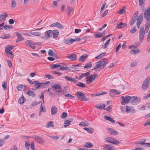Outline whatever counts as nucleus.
Listing matches in <instances>:
<instances>
[{
    "mask_svg": "<svg viewBox=\"0 0 150 150\" xmlns=\"http://www.w3.org/2000/svg\"><path fill=\"white\" fill-rule=\"evenodd\" d=\"M108 63V61L107 59L105 58L102 59L100 61L96 63V65L93 70L97 71V68L102 69L105 67Z\"/></svg>",
    "mask_w": 150,
    "mask_h": 150,
    "instance_id": "f257e3e1",
    "label": "nucleus"
},
{
    "mask_svg": "<svg viewBox=\"0 0 150 150\" xmlns=\"http://www.w3.org/2000/svg\"><path fill=\"white\" fill-rule=\"evenodd\" d=\"M75 95L77 96V97L80 100L86 101L88 100L87 97L86 96L85 94L82 92H77Z\"/></svg>",
    "mask_w": 150,
    "mask_h": 150,
    "instance_id": "f03ea898",
    "label": "nucleus"
},
{
    "mask_svg": "<svg viewBox=\"0 0 150 150\" xmlns=\"http://www.w3.org/2000/svg\"><path fill=\"white\" fill-rule=\"evenodd\" d=\"M53 89H56L55 91L56 94L58 96L62 95V89L61 86L57 84H55L52 86Z\"/></svg>",
    "mask_w": 150,
    "mask_h": 150,
    "instance_id": "7ed1b4c3",
    "label": "nucleus"
},
{
    "mask_svg": "<svg viewBox=\"0 0 150 150\" xmlns=\"http://www.w3.org/2000/svg\"><path fill=\"white\" fill-rule=\"evenodd\" d=\"M121 98L122 100V101L121 102V104L125 105L126 104H128L129 102L130 103L131 96H126L125 97L122 96L121 97Z\"/></svg>",
    "mask_w": 150,
    "mask_h": 150,
    "instance_id": "20e7f679",
    "label": "nucleus"
},
{
    "mask_svg": "<svg viewBox=\"0 0 150 150\" xmlns=\"http://www.w3.org/2000/svg\"><path fill=\"white\" fill-rule=\"evenodd\" d=\"M150 82V76L147 77L144 81L143 83L142 89L143 90H146L148 88Z\"/></svg>",
    "mask_w": 150,
    "mask_h": 150,
    "instance_id": "39448f33",
    "label": "nucleus"
},
{
    "mask_svg": "<svg viewBox=\"0 0 150 150\" xmlns=\"http://www.w3.org/2000/svg\"><path fill=\"white\" fill-rule=\"evenodd\" d=\"M145 35V32L144 27L142 26L141 27L139 31V40L142 42Z\"/></svg>",
    "mask_w": 150,
    "mask_h": 150,
    "instance_id": "423d86ee",
    "label": "nucleus"
},
{
    "mask_svg": "<svg viewBox=\"0 0 150 150\" xmlns=\"http://www.w3.org/2000/svg\"><path fill=\"white\" fill-rule=\"evenodd\" d=\"M105 141L107 142H109L115 144H120V142L117 139L113 138L108 137L105 138Z\"/></svg>",
    "mask_w": 150,
    "mask_h": 150,
    "instance_id": "0eeeda50",
    "label": "nucleus"
},
{
    "mask_svg": "<svg viewBox=\"0 0 150 150\" xmlns=\"http://www.w3.org/2000/svg\"><path fill=\"white\" fill-rule=\"evenodd\" d=\"M141 98L139 97H136L135 96L131 97L130 103L133 105H136L138 104Z\"/></svg>",
    "mask_w": 150,
    "mask_h": 150,
    "instance_id": "6e6552de",
    "label": "nucleus"
},
{
    "mask_svg": "<svg viewBox=\"0 0 150 150\" xmlns=\"http://www.w3.org/2000/svg\"><path fill=\"white\" fill-rule=\"evenodd\" d=\"M146 141L145 139H142L139 142H137V144H140V146L144 147H150V143H145Z\"/></svg>",
    "mask_w": 150,
    "mask_h": 150,
    "instance_id": "1a4fd4ad",
    "label": "nucleus"
},
{
    "mask_svg": "<svg viewBox=\"0 0 150 150\" xmlns=\"http://www.w3.org/2000/svg\"><path fill=\"white\" fill-rule=\"evenodd\" d=\"M103 149L104 150H114V146L108 144H105L103 146Z\"/></svg>",
    "mask_w": 150,
    "mask_h": 150,
    "instance_id": "9d476101",
    "label": "nucleus"
},
{
    "mask_svg": "<svg viewBox=\"0 0 150 150\" xmlns=\"http://www.w3.org/2000/svg\"><path fill=\"white\" fill-rule=\"evenodd\" d=\"M125 111L127 113L129 112L131 113H133L135 112V110L134 109L133 107H131L128 106H126Z\"/></svg>",
    "mask_w": 150,
    "mask_h": 150,
    "instance_id": "9b49d317",
    "label": "nucleus"
},
{
    "mask_svg": "<svg viewBox=\"0 0 150 150\" xmlns=\"http://www.w3.org/2000/svg\"><path fill=\"white\" fill-rule=\"evenodd\" d=\"M75 41H76L75 39H74L72 38H71L70 40H69L68 39H65L63 40V42L67 44H71Z\"/></svg>",
    "mask_w": 150,
    "mask_h": 150,
    "instance_id": "f8f14e48",
    "label": "nucleus"
},
{
    "mask_svg": "<svg viewBox=\"0 0 150 150\" xmlns=\"http://www.w3.org/2000/svg\"><path fill=\"white\" fill-rule=\"evenodd\" d=\"M16 35L18 38L16 41V42H20L24 40V38L19 33L16 32Z\"/></svg>",
    "mask_w": 150,
    "mask_h": 150,
    "instance_id": "ddd939ff",
    "label": "nucleus"
},
{
    "mask_svg": "<svg viewBox=\"0 0 150 150\" xmlns=\"http://www.w3.org/2000/svg\"><path fill=\"white\" fill-rule=\"evenodd\" d=\"M98 76L97 74H95L92 75L90 76L89 77V83L88 84H89L90 83L92 82L93 81L96 77Z\"/></svg>",
    "mask_w": 150,
    "mask_h": 150,
    "instance_id": "4468645a",
    "label": "nucleus"
},
{
    "mask_svg": "<svg viewBox=\"0 0 150 150\" xmlns=\"http://www.w3.org/2000/svg\"><path fill=\"white\" fill-rule=\"evenodd\" d=\"M52 30H49L46 31L45 33V37L47 39H48L52 36Z\"/></svg>",
    "mask_w": 150,
    "mask_h": 150,
    "instance_id": "2eb2a0df",
    "label": "nucleus"
},
{
    "mask_svg": "<svg viewBox=\"0 0 150 150\" xmlns=\"http://www.w3.org/2000/svg\"><path fill=\"white\" fill-rule=\"evenodd\" d=\"M107 129L110 131L109 133L112 135H117L118 134V133L117 132L112 128H108Z\"/></svg>",
    "mask_w": 150,
    "mask_h": 150,
    "instance_id": "dca6fc26",
    "label": "nucleus"
},
{
    "mask_svg": "<svg viewBox=\"0 0 150 150\" xmlns=\"http://www.w3.org/2000/svg\"><path fill=\"white\" fill-rule=\"evenodd\" d=\"M25 93L28 95L32 97H34L36 96V95L34 92L30 90H28Z\"/></svg>",
    "mask_w": 150,
    "mask_h": 150,
    "instance_id": "f3484780",
    "label": "nucleus"
},
{
    "mask_svg": "<svg viewBox=\"0 0 150 150\" xmlns=\"http://www.w3.org/2000/svg\"><path fill=\"white\" fill-rule=\"evenodd\" d=\"M77 56L74 54H72L70 56H67V57L72 61H74L76 59Z\"/></svg>",
    "mask_w": 150,
    "mask_h": 150,
    "instance_id": "a211bd4d",
    "label": "nucleus"
},
{
    "mask_svg": "<svg viewBox=\"0 0 150 150\" xmlns=\"http://www.w3.org/2000/svg\"><path fill=\"white\" fill-rule=\"evenodd\" d=\"M65 78L69 81H72L74 83H77L78 82V81L76 79L70 77L68 76H65Z\"/></svg>",
    "mask_w": 150,
    "mask_h": 150,
    "instance_id": "6ab92c4d",
    "label": "nucleus"
},
{
    "mask_svg": "<svg viewBox=\"0 0 150 150\" xmlns=\"http://www.w3.org/2000/svg\"><path fill=\"white\" fill-rule=\"evenodd\" d=\"M35 139L36 140L38 143L41 144H44L45 141L42 138L40 137L37 136L35 137Z\"/></svg>",
    "mask_w": 150,
    "mask_h": 150,
    "instance_id": "aec40b11",
    "label": "nucleus"
},
{
    "mask_svg": "<svg viewBox=\"0 0 150 150\" xmlns=\"http://www.w3.org/2000/svg\"><path fill=\"white\" fill-rule=\"evenodd\" d=\"M52 35H53V37L54 38H57L59 34L58 31L57 30H52Z\"/></svg>",
    "mask_w": 150,
    "mask_h": 150,
    "instance_id": "412c9836",
    "label": "nucleus"
},
{
    "mask_svg": "<svg viewBox=\"0 0 150 150\" xmlns=\"http://www.w3.org/2000/svg\"><path fill=\"white\" fill-rule=\"evenodd\" d=\"M51 112L52 115L55 114L57 112V108L55 106H53L51 109Z\"/></svg>",
    "mask_w": 150,
    "mask_h": 150,
    "instance_id": "4be33fe9",
    "label": "nucleus"
},
{
    "mask_svg": "<svg viewBox=\"0 0 150 150\" xmlns=\"http://www.w3.org/2000/svg\"><path fill=\"white\" fill-rule=\"evenodd\" d=\"M14 48V47L11 45H10L6 46L5 48V52L6 53L7 52H9L11 51V50L13 49Z\"/></svg>",
    "mask_w": 150,
    "mask_h": 150,
    "instance_id": "5701e85b",
    "label": "nucleus"
},
{
    "mask_svg": "<svg viewBox=\"0 0 150 150\" xmlns=\"http://www.w3.org/2000/svg\"><path fill=\"white\" fill-rule=\"evenodd\" d=\"M88 56V55L84 54L81 56L80 58L79 59L78 61L79 62L83 61L85 60L86 58Z\"/></svg>",
    "mask_w": 150,
    "mask_h": 150,
    "instance_id": "b1692460",
    "label": "nucleus"
},
{
    "mask_svg": "<svg viewBox=\"0 0 150 150\" xmlns=\"http://www.w3.org/2000/svg\"><path fill=\"white\" fill-rule=\"evenodd\" d=\"M8 16V14L6 13H4L1 14L0 16L1 20L0 21H2V20H6V18Z\"/></svg>",
    "mask_w": 150,
    "mask_h": 150,
    "instance_id": "393cba45",
    "label": "nucleus"
},
{
    "mask_svg": "<svg viewBox=\"0 0 150 150\" xmlns=\"http://www.w3.org/2000/svg\"><path fill=\"white\" fill-rule=\"evenodd\" d=\"M144 18H146V20L147 21L150 20V13L146 12V11H145L144 13Z\"/></svg>",
    "mask_w": 150,
    "mask_h": 150,
    "instance_id": "a878e982",
    "label": "nucleus"
},
{
    "mask_svg": "<svg viewBox=\"0 0 150 150\" xmlns=\"http://www.w3.org/2000/svg\"><path fill=\"white\" fill-rule=\"evenodd\" d=\"M94 36L95 38H100L103 36V35L102 34V33L96 32L94 34Z\"/></svg>",
    "mask_w": 150,
    "mask_h": 150,
    "instance_id": "bb28decb",
    "label": "nucleus"
},
{
    "mask_svg": "<svg viewBox=\"0 0 150 150\" xmlns=\"http://www.w3.org/2000/svg\"><path fill=\"white\" fill-rule=\"evenodd\" d=\"M110 39L108 40L107 42L103 45L102 47L101 48L103 49H105L108 46L109 43L110 41Z\"/></svg>",
    "mask_w": 150,
    "mask_h": 150,
    "instance_id": "cd10ccee",
    "label": "nucleus"
},
{
    "mask_svg": "<svg viewBox=\"0 0 150 150\" xmlns=\"http://www.w3.org/2000/svg\"><path fill=\"white\" fill-rule=\"evenodd\" d=\"M137 17L135 16H132V20L131 21L130 24L131 26H132L133 24L137 20Z\"/></svg>",
    "mask_w": 150,
    "mask_h": 150,
    "instance_id": "c85d7f7f",
    "label": "nucleus"
},
{
    "mask_svg": "<svg viewBox=\"0 0 150 150\" xmlns=\"http://www.w3.org/2000/svg\"><path fill=\"white\" fill-rule=\"evenodd\" d=\"M127 24L125 23H120L118 24L117 25L116 28H123L124 26H126Z\"/></svg>",
    "mask_w": 150,
    "mask_h": 150,
    "instance_id": "c756f323",
    "label": "nucleus"
},
{
    "mask_svg": "<svg viewBox=\"0 0 150 150\" xmlns=\"http://www.w3.org/2000/svg\"><path fill=\"white\" fill-rule=\"evenodd\" d=\"M26 86L23 85H19L17 86V88L18 90L21 91L23 89H24Z\"/></svg>",
    "mask_w": 150,
    "mask_h": 150,
    "instance_id": "7c9ffc66",
    "label": "nucleus"
},
{
    "mask_svg": "<svg viewBox=\"0 0 150 150\" xmlns=\"http://www.w3.org/2000/svg\"><path fill=\"white\" fill-rule=\"evenodd\" d=\"M92 64L91 62H89L86 63V65L84 67V68H86L87 69H90L92 66Z\"/></svg>",
    "mask_w": 150,
    "mask_h": 150,
    "instance_id": "2f4dec72",
    "label": "nucleus"
},
{
    "mask_svg": "<svg viewBox=\"0 0 150 150\" xmlns=\"http://www.w3.org/2000/svg\"><path fill=\"white\" fill-rule=\"evenodd\" d=\"M53 122L52 121H51L50 122L46 125V127L47 128H49L50 127H53L54 126V125L53 124Z\"/></svg>",
    "mask_w": 150,
    "mask_h": 150,
    "instance_id": "473e14b6",
    "label": "nucleus"
},
{
    "mask_svg": "<svg viewBox=\"0 0 150 150\" xmlns=\"http://www.w3.org/2000/svg\"><path fill=\"white\" fill-rule=\"evenodd\" d=\"M33 83L35 85V87L36 88V89L39 88L40 87V83L39 81H34Z\"/></svg>",
    "mask_w": 150,
    "mask_h": 150,
    "instance_id": "72a5a7b5",
    "label": "nucleus"
},
{
    "mask_svg": "<svg viewBox=\"0 0 150 150\" xmlns=\"http://www.w3.org/2000/svg\"><path fill=\"white\" fill-rule=\"evenodd\" d=\"M73 10V8L70 6H68L67 8V12L68 13V15L70 14V12Z\"/></svg>",
    "mask_w": 150,
    "mask_h": 150,
    "instance_id": "f704fd0d",
    "label": "nucleus"
},
{
    "mask_svg": "<svg viewBox=\"0 0 150 150\" xmlns=\"http://www.w3.org/2000/svg\"><path fill=\"white\" fill-rule=\"evenodd\" d=\"M84 129L87 131L88 132L90 133H92L94 131V129L91 128H88L87 127H84Z\"/></svg>",
    "mask_w": 150,
    "mask_h": 150,
    "instance_id": "c9c22d12",
    "label": "nucleus"
},
{
    "mask_svg": "<svg viewBox=\"0 0 150 150\" xmlns=\"http://www.w3.org/2000/svg\"><path fill=\"white\" fill-rule=\"evenodd\" d=\"M25 45L31 47V45H33L32 42L30 40H26L25 42Z\"/></svg>",
    "mask_w": 150,
    "mask_h": 150,
    "instance_id": "e433bc0d",
    "label": "nucleus"
},
{
    "mask_svg": "<svg viewBox=\"0 0 150 150\" xmlns=\"http://www.w3.org/2000/svg\"><path fill=\"white\" fill-rule=\"evenodd\" d=\"M24 97L22 96V97H21L18 100V103L21 104H22L24 103Z\"/></svg>",
    "mask_w": 150,
    "mask_h": 150,
    "instance_id": "4c0bfd02",
    "label": "nucleus"
},
{
    "mask_svg": "<svg viewBox=\"0 0 150 150\" xmlns=\"http://www.w3.org/2000/svg\"><path fill=\"white\" fill-rule=\"evenodd\" d=\"M99 105H96V108H98L99 109H104L105 107V105L104 104H98Z\"/></svg>",
    "mask_w": 150,
    "mask_h": 150,
    "instance_id": "58836bf2",
    "label": "nucleus"
},
{
    "mask_svg": "<svg viewBox=\"0 0 150 150\" xmlns=\"http://www.w3.org/2000/svg\"><path fill=\"white\" fill-rule=\"evenodd\" d=\"M79 125L80 126H88V125L89 124L88 123L85 122H81L79 123Z\"/></svg>",
    "mask_w": 150,
    "mask_h": 150,
    "instance_id": "ea45409f",
    "label": "nucleus"
},
{
    "mask_svg": "<svg viewBox=\"0 0 150 150\" xmlns=\"http://www.w3.org/2000/svg\"><path fill=\"white\" fill-rule=\"evenodd\" d=\"M93 146V145L91 143L88 142L83 146V147H84L90 148Z\"/></svg>",
    "mask_w": 150,
    "mask_h": 150,
    "instance_id": "a19ab883",
    "label": "nucleus"
},
{
    "mask_svg": "<svg viewBox=\"0 0 150 150\" xmlns=\"http://www.w3.org/2000/svg\"><path fill=\"white\" fill-rule=\"evenodd\" d=\"M76 86H79L83 88L86 87V85L82 82H78L76 84Z\"/></svg>",
    "mask_w": 150,
    "mask_h": 150,
    "instance_id": "79ce46f5",
    "label": "nucleus"
},
{
    "mask_svg": "<svg viewBox=\"0 0 150 150\" xmlns=\"http://www.w3.org/2000/svg\"><path fill=\"white\" fill-rule=\"evenodd\" d=\"M31 34L33 35L38 36L40 35V33L39 32H37L36 31H33L31 32Z\"/></svg>",
    "mask_w": 150,
    "mask_h": 150,
    "instance_id": "37998d69",
    "label": "nucleus"
},
{
    "mask_svg": "<svg viewBox=\"0 0 150 150\" xmlns=\"http://www.w3.org/2000/svg\"><path fill=\"white\" fill-rule=\"evenodd\" d=\"M125 13V7H124L122 9L120 10L118 12V13L120 14H122L123 13Z\"/></svg>",
    "mask_w": 150,
    "mask_h": 150,
    "instance_id": "c03bdc74",
    "label": "nucleus"
},
{
    "mask_svg": "<svg viewBox=\"0 0 150 150\" xmlns=\"http://www.w3.org/2000/svg\"><path fill=\"white\" fill-rule=\"evenodd\" d=\"M60 70H68L70 71L71 69L67 67H62L59 68Z\"/></svg>",
    "mask_w": 150,
    "mask_h": 150,
    "instance_id": "a18cd8bd",
    "label": "nucleus"
},
{
    "mask_svg": "<svg viewBox=\"0 0 150 150\" xmlns=\"http://www.w3.org/2000/svg\"><path fill=\"white\" fill-rule=\"evenodd\" d=\"M107 93L106 92H103L101 93H97L95 95H93V94H92L91 95L92 96H98L100 95L106 94Z\"/></svg>",
    "mask_w": 150,
    "mask_h": 150,
    "instance_id": "49530a36",
    "label": "nucleus"
},
{
    "mask_svg": "<svg viewBox=\"0 0 150 150\" xmlns=\"http://www.w3.org/2000/svg\"><path fill=\"white\" fill-rule=\"evenodd\" d=\"M106 53V52H103V53L101 54H100L99 55H98V56L96 57H95V58L96 59H100L103 56H104Z\"/></svg>",
    "mask_w": 150,
    "mask_h": 150,
    "instance_id": "de8ad7c7",
    "label": "nucleus"
},
{
    "mask_svg": "<svg viewBox=\"0 0 150 150\" xmlns=\"http://www.w3.org/2000/svg\"><path fill=\"white\" fill-rule=\"evenodd\" d=\"M143 13H141L138 17H137L138 21H142V20L143 19Z\"/></svg>",
    "mask_w": 150,
    "mask_h": 150,
    "instance_id": "09e8293b",
    "label": "nucleus"
},
{
    "mask_svg": "<svg viewBox=\"0 0 150 150\" xmlns=\"http://www.w3.org/2000/svg\"><path fill=\"white\" fill-rule=\"evenodd\" d=\"M10 34H9L3 35L1 37V38L2 39H8L10 38Z\"/></svg>",
    "mask_w": 150,
    "mask_h": 150,
    "instance_id": "8fccbe9b",
    "label": "nucleus"
},
{
    "mask_svg": "<svg viewBox=\"0 0 150 150\" xmlns=\"http://www.w3.org/2000/svg\"><path fill=\"white\" fill-rule=\"evenodd\" d=\"M61 66V65L60 64H53L52 65H51L50 66V67L53 68V69H55L57 68L60 67Z\"/></svg>",
    "mask_w": 150,
    "mask_h": 150,
    "instance_id": "3c124183",
    "label": "nucleus"
},
{
    "mask_svg": "<svg viewBox=\"0 0 150 150\" xmlns=\"http://www.w3.org/2000/svg\"><path fill=\"white\" fill-rule=\"evenodd\" d=\"M45 77L49 79H53L54 78V76L50 74H46L45 76Z\"/></svg>",
    "mask_w": 150,
    "mask_h": 150,
    "instance_id": "603ef678",
    "label": "nucleus"
},
{
    "mask_svg": "<svg viewBox=\"0 0 150 150\" xmlns=\"http://www.w3.org/2000/svg\"><path fill=\"white\" fill-rule=\"evenodd\" d=\"M137 31L136 27H134L133 28L131 29L130 31V33H133Z\"/></svg>",
    "mask_w": 150,
    "mask_h": 150,
    "instance_id": "864d4df0",
    "label": "nucleus"
},
{
    "mask_svg": "<svg viewBox=\"0 0 150 150\" xmlns=\"http://www.w3.org/2000/svg\"><path fill=\"white\" fill-rule=\"evenodd\" d=\"M4 29L7 30L9 29H11L12 28V27L10 25H5L4 26Z\"/></svg>",
    "mask_w": 150,
    "mask_h": 150,
    "instance_id": "5fc2aeb1",
    "label": "nucleus"
},
{
    "mask_svg": "<svg viewBox=\"0 0 150 150\" xmlns=\"http://www.w3.org/2000/svg\"><path fill=\"white\" fill-rule=\"evenodd\" d=\"M81 64H77V65L73 64V65H72V67H69L70 68L73 69H76V68H74L73 67H79V66H81Z\"/></svg>",
    "mask_w": 150,
    "mask_h": 150,
    "instance_id": "6e6d98bb",
    "label": "nucleus"
},
{
    "mask_svg": "<svg viewBox=\"0 0 150 150\" xmlns=\"http://www.w3.org/2000/svg\"><path fill=\"white\" fill-rule=\"evenodd\" d=\"M54 53V52H53L52 50H50L48 51V54L49 55L52 56Z\"/></svg>",
    "mask_w": 150,
    "mask_h": 150,
    "instance_id": "4d7b16f0",
    "label": "nucleus"
},
{
    "mask_svg": "<svg viewBox=\"0 0 150 150\" xmlns=\"http://www.w3.org/2000/svg\"><path fill=\"white\" fill-rule=\"evenodd\" d=\"M46 87L45 86V83H40V87L39 88H42Z\"/></svg>",
    "mask_w": 150,
    "mask_h": 150,
    "instance_id": "13d9d810",
    "label": "nucleus"
},
{
    "mask_svg": "<svg viewBox=\"0 0 150 150\" xmlns=\"http://www.w3.org/2000/svg\"><path fill=\"white\" fill-rule=\"evenodd\" d=\"M64 96L65 97H66L68 98H74V97L70 94H65Z\"/></svg>",
    "mask_w": 150,
    "mask_h": 150,
    "instance_id": "bf43d9fd",
    "label": "nucleus"
},
{
    "mask_svg": "<svg viewBox=\"0 0 150 150\" xmlns=\"http://www.w3.org/2000/svg\"><path fill=\"white\" fill-rule=\"evenodd\" d=\"M57 27L59 28H64L63 26L60 23H58L57 25Z\"/></svg>",
    "mask_w": 150,
    "mask_h": 150,
    "instance_id": "052dcab7",
    "label": "nucleus"
},
{
    "mask_svg": "<svg viewBox=\"0 0 150 150\" xmlns=\"http://www.w3.org/2000/svg\"><path fill=\"white\" fill-rule=\"evenodd\" d=\"M16 5V3L15 0H13L11 3V6L12 8H14L15 7Z\"/></svg>",
    "mask_w": 150,
    "mask_h": 150,
    "instance_id": "680f3d73",
    "label": "nucleus"
},
{
    "mask_svg": "<svg viewBox=\"0 0 150 150\" xmlns=\"http://www.w3.org/2000/svg\"><path fill=\"white\" fill-rule=\"evenodd\" d=\"M110 91L111 92L115 93H116L117 94H120V92H119L118 91H117L116 89H111Z\"/></svg>",
    "mask_w": 150,
    "mask_h": 150,
    "instance_id": "e2e57ef3",
    "label": "nucleus"
},
{
    "mask_svg": "<svg viewBox=\"0 0 150 150\" xmlns=\"http://www.w3.org/2000/svg\"><path fill=\"white\" fill-rule=\"evenodd\" d=\"M142 21H137V25L138 28H139L140 27V25L142 23Z\"/></svg>",
    "mask_w": 150,
    "mask_h": 150,
    "instance_id": "0e129e2a",
    "label": "nucleus"
},
{
    "mask_svg": "<svg viewBox=\"0 0 150 150\" xmlns=\"http://www.w3.org/2000/svg\"><path fill=\"white\" fill-rule=\"evenodd\" d=\"M2 86L3 88L5 89L6 90L7 87V83L5 81H4L3 83Z\"/></svg>",
    "mask_w": 150,
    "mask_h": 150,
    "instance_id": "69168bd1",
    "label": "nucleus"
},
{
    "mask_svg": "<svg viewBox=\"0 0 150 150\" xmlns=\"http://www.w3.org/2000/svg\"><path fill=\"white\" fill-rule=\"evenodd\" d=\"M90 74V71H88L86 73H83L81 74L82 76L83 77H84L85 76H88Z\"/></svg>",
    "mask_w": 150,
    "mask_h": 150,
    "instance_id": "338daca9",
    "label": "nucleus"
},
{
    "mask_svg": "<svg viewBox=\"0 0 150 150\" xmlns=\"http://www.w3.org/2000/svg\"><path fill=\"white\" fill-rule=\"evenodd\" d=\"M67 115V113L65 112H64L63 113L62 115L61 116V118L62 119H64L66 117Z\"/></svg>",
    "mask_w": 150,
    "mask_h": 150,
    "instance_id": "774afa93",
    "label": "nucleus"
}]
</instances>
